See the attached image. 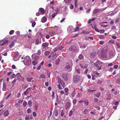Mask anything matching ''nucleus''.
<instances>
[{
  "mask_svg": "<svg viewBox=\"0 0 120 120\" xmlns=\"http://www.w3.org/2000/svg\"><path fill=\"white\" fill-rule=\"evenodd\" d=\"M23 62L25 65L27 66L30 65L31 63V61L30 60V58L29 56H26L24 58V60Z\"/></svg>",
  "mask_w": 120,
  "mask_h": 120,
  "instance_id": "1",
  "label": "nucleus"
},
{
  "mask_svg": "<svg viewBox=\"0 0 120 120\" xmlns=\"http://www.w3.org/2000/svg\"><path fill=\"white\" fill-rule=\"evenodd\" d=\"M69 50L72 52L73 53L78 52L79 51V50L78 48L74 45H72L70 47Z\"/></svg>",
  "mask_w": 120,
  "mask_h": 120,
  "instance_id": "2",
  "label": "nucleus"
},
{
  "mask_svg": "<svg viewBox=\"0 0 120 120\" xmlns=\"http://www.w3.org/2000/svg\"><path fill=\"white\" fill-rule=\"evenodd\" d=\"M19 53L18 52H16L14 55L13 57V60L15 61H16L19 59Z\"/></svg>",
  "mask_w": 120,
  "mask_h": 120,
  "instance_id": "3",
  "label": "nucleus"
},
{
  "mask_svg": "<svg viewBox=\"0 0 120 120\" xmlns=\"http://www.w3.org/2000/svg\"><path fill=\"white\" fill-rule=\"evenodd\" d=\"M80 79V76L78 75H75L73 78V81L75 83H77L79 81Z\"/></svg>",
  "mask_w": 120,
  "mask_h": 120,
  "instance_id": "4",
  "label": "nucleus"
},
{
  "mask_svg": "<svg viewBox=\"0 0 120 120\" xmlns=\"http://www.w3.org/2000/svg\"><path fill=\"white\" fill-rule=\"evenodd\" d=\"M65 69L68 71H71L72 69V68L70 65H68L66 66L65 68Z\"/></svg>",
  "mask_w": 120,
  "mask_h": 120,
  "instance_id": "5",
  "label": "nucleus"
},
{
  "mask_svg": "<svg viewBox=\"0 0 120 120\" xmlns=\"http://www.w3.org/2000/svg\"><path fill=\"white\" fill-rule=\"evenodd\" d=\"M20 75V74L19 73H18L16 74V76L17 77L18 80H20L22 79V77Z\"/></svg>",
  "mask_w": 120,
  "mask_h": 120,
  "instance_id": "6",
  "label": "nucleus"
},
{
  "mask_svg": "<svg viewBox=\"0 0 120 120\" xmlns=\"http://www.w3.org/2000/svg\"><path fill=\"white\" fill-rule=\"evenodd\" d=\"M49 45V43H44L42 44V47L44 49L45 48H47Z\"/></svg>",
  "mask_w": 120,
  "mask_h": 120,
  "instance_id": "7",
  "label": "nucleus"
},
{
  "mask_svg": "<svg viewBox=\"0 0 120 120\" xmlns=\"http://www.w3.org/2000/svg\"><path fill=\"white\" fill-rule=\"evenodd\" d=\"M96 53L95 51L92 52L90 54V56L91 58L94 57L96 55Z\"/></svg>",
  "mask_w": 120,
  "mask_h": 120,
  "instance_id": "8",
  "label": "nucleus"
},
{
  "mask_svg": "<svg viewBox=\"0 0 120 120\" xmlns=\"http://www.w3.org/2000/svg\"><path fill=\"white\" fill-rule=\"evenodd\" d=\"M109 56H112L114 55V53L113 51L112 50L109 51Z\"/></svg>",
  "mask_w": 120,
  "mask_h": 120,
  "instance_id": "9",
  "label": "nucleus"
},
{
  "mask_svg": "<svg viewBox=\"0 0 120 120\" xmlns=\"http://www.w3.org/2000/svg\"><path fill=\"white\" fill-rule=\"evenodd\" d=\"M62 76L65 81H66L68 80V77L66 74H63Z\"/></svg>",
  "mask_w": 120,
  "mask_h": 120,
  "instance_id": "10",
  "label": "nucleus"
},
{
  "mask_svg": "<svg viewBox=\"0 0 120 120\" xmlns=\"http://www.w3.org/2000/svg\"><path fill=\"white\" fill-rule=\"evenodd\" d=\"M70 103L69 102H67L66 103L65 106V108L66 109H67L68 108H70Z\"/></svg>",
  "mask_w": 120,
  "mask_h": 120,
  "instance_id": "11",
  "label": "nucleus"
},
{
  "mask_svg": "<svg viewBox=\"0 0 120 120\" xmlns=\"http://www.w3.org/2000/svg\"><path fill=\"white\" fill-rule=\"evenodd\" d=\"M47 20V18L46 17L44 16L41 19V21L43 22H45Z\"/></svg>",
  "mask_w": 120,
  "mask_h": 120,
  "instance_id": "12",
  "label": "nucleus"
},
{
  "mask_svg": "<svg viewBox=\"0 0 120 120\" xmlns=\"http://www.w3.org/2000/svg\"><path fill=\"white\" fill-rule=\"evenodd\" d=\"M56 54L55 53L52 56V59L54 60L56 58Z\"/></svg>",
  "mask_w": 120,
  "mask_h": 120,
  "instance_id": "13",
  "label": "nucleus"
},
{
  "mask_svg": "<svg viewBox=\"0 0 120 120\" xmlns=\"http://www.w3.org/2000/svg\"><path fill=\"white\" fill-rule=\"evenodd\" d=\"M9 113L8 111L7 110L4 113V116H8L9 115Z\"/></svg>",
  "mask_w": 120,
  "mask_h": 120,
  "instance_id": "14",
  "label": "nucleus"
},
{
  "mask_svg": "<svg viewBox=\"0 0 120 120\" xmlns=\"http://www.w3.org/2000/svg\"><path fill=\"white\" fill-rule=\"evenodd\" d=\"M60 59L59 58H57L56 61V62H55V64H56V65H58L59 64V62L60 61Z\"/></svg>",
  "mask_w": 120,
  "mask_h": 120,
  "instance_id": "15",
  "label": "nucleus"
},
{
  "mask_svg": "<svg viewBox=\"0 0 120 120\" xmlns=\"http://www.w3.org/2000/svg\"><path fill=\"white\" fill-rule=\"evenodd\" d=\"M39 10L40 11L41 13L43 14H44L45 10L43 8H40L39 9Z\"/></svg>",
  "mask_w": 120,
  "mask_h": 120,
  "instance_id": "16",
  "label": "nucleus"
},
{
  "mask_svg": "<svg viewBox=\"0 0 120 120\" xmlns=\"http://www.w3.org/2000/svg\"><path fill=\"white\" fill-rule=\"evenodd\" d=\"M2 90L4 91H6V85L5 83H3Z\"/></svg>",
  "mask_w": 120,
  "mask_h": 120,
  "instance_id": "17",
  "label": "nucleus"
},
{
  "mask_svg": "<svg viewBox=\"0 0 120 120\" xmlns=\"http://www.w3.org/2000/svg\"><path fill=\"white\" fill-rule=\"evenodd\" d=\"M54 113L55 114L56 116H57L58 114L57 110L56 109H55L54 112Z\"/></svg>",
  "mask_w": 120,
  "mask_h": 120,
  "instance_id": "18",
  "label": "nucleus"
},
{
  "mask_svg": "<svg viewBox=\"0 0 120 120\" xmlns=\"http://www.w3.org/2000/svg\"><path fill=\"white\" fill-rule=\"evenodd\" d=\"M38 63V61H34L32 62V63L34 65H36Z\"/></svg>",
  "mask_w": 120,
  "mask_h": 120,
  "instance_id": "19",
  "label": "nucleus"
},
{
  "mask_svg": "<svg viewBox=\"0 0 120 120\" xmlns=\"http://www.w3.org/2000/svg\"><path fill=\"white\" fill-rule=\"evenodd\" d=\"M28 104L30 107L31 106L32 102L30 101H29L28 102Z\"/></svg>",
  "mask_w": 120,
  "mask_h": 120,
  "instance_id": "20",
  "label": "nucleus"
},
{
  "mask_svg": "<svg viewBox=\"0 0 120 120\" xmlns=\"http://www.w3.org/2000/svg\"><path fill=\"white\" fill-rule=\"evenodd\" d=\"M78 58L80 60H82L83 59V57L80 54L79 55V57H78Z\"/></svg>",
  "mask_w": 120,
  "mask_h": 120,
  "instance_id": "21",
  "label": "nucleus"
},
{
  "mask_svg": "<svg viewBox=\"0 0 120 120\" xmlns=\"http://www.w3.org/2000/svg\"><path fill=\"white\" fill-rule=\"evenodd\" d=\"M107 95H108V97L107 98V99L108 100H109L110 98V94L109 93H108L106 94Z\"/></svg>",
  "mask_w": 120,
  "mask_h": 120,
  "instance_id": "22",
  "label": "nucleus"
},
{
  "mask_svg": "<svg viewBox=\"0 0 120 120\" xmlns=\"http://www.w3.org/2000/svg\"><path fill=\"white\" fill-rule=\"evenodd\" d=\"M40 43V41L38 39H37L35 41V44L36 45L39 44Z\"/></svg>",
  "mask_w": 120,
  "mask_h": 120,
  "instance_id": "23",
  "label": "nucleus"
},
{
  "mask_svg": "<svg viewBox=\"0 0 120 120\" xmlns=\"http://www.w3.org/2000/svg\"><path fill=\"white\" fill-rule=\"evenodd\" d=\"M76 71V72H77L79 74H80L81 72V71L79 69L77 68L75 69Z\"/></svg>",
  "mask_w": 120,
  "mask_h": 120,
  "instance_id": "24",
  "label": "nucleus"
},
{
  "mask_svg": "<svg viewBox=\"0 0 120 120\" xmlns=\"http://www.w3.org/2000/svg\"><path fill=\"white\" fill-rule=\"evenodd\" d=\"M49 34L51 36H53L55 34V32L54 31H53L52 32H50Z\"/></svg>",
  "mask_w": 120,
  "mask_h": 120,
  "instance_id": "25",
  "label": "nucleus"
},
{
  "mask_svg": "<svg viewBox=\"0 0 120 120\" xmlns=\"http://www.w3.org/2000/svg\"><path fill=\"white\" fill-rule=\"evenodd\" d=\"M40 77L41 78L45 79V76L44 75L42 74L40 75Z\"/></svg>",
  "mask_w": 120,
  "mask_h": 120,
  "instance_id": "26",
  "label": "nucleus"
},
{
  "mask_svg": "<svg viewBox=\"0 0 120 120\" xmlns=\"http://www.w3.org/2000/svg\"><path fill=\"white\" fill-rule=\"evenodd\" d=\"M33 78H27V81L29 82H30L31 81L32 79H33Z\"/></svg>",
  "mask_w": 120,
  "mask_h": 120,
  "instance_id": "27",
  "label": "nucleus"
},
{
  "mask_svg": "<svg viewBox=\"0 0 120 120\" xmlns=\"http://www.w3.org/2000/svg\"><path fill=\"white\" fill-rule=\"evenodd\" d=\"M86 47V45L84 44H82L80 47V48H85Z\"/></svg>",
  "mask_w": 120,
  "mask_h": 120,
  "instance_id": "28",
  "label": "nucleus"
},
{
  "mask_svg": "<svg viewBox=\"0 0 120 120\" xmlns=\"http://www.w3.org/2000/svg\"><path fill=\"white\" fill-rule=\"evenodd\" d=\"M94 65L95 67H96V69H98V68L99 67V66L97 64H94Z\"/></svg>",
  "mask_w": 120,
  "mask_h": 120,
  "instance_id": "29",
  "label": "nucleus"
},
{
  "mask_svg": "<svg viewBox=\"0 0 120 120\" xmlns=\"http://www.w3.org/2000/svg\"><path fill=\"white\" fill-rule=\"evenodd\" d=\"M84 101V102L85 103V104H86V106H87V105H88V100H86Z\"/></svg>",
  "mask_w": 120,
  "mask_h": 120,
  "instance_id": "30",
  "label": "nucleus"
},
{
  "mask_svg": "<svg viewBox=\"0 0 120 120\" xmlns=\"http://www.w3.org/2000/svg\"><path fill=\"white\" fill-rule=\"evenodd\" d=\"M50 52L49 51H46L45 53V55L47 56L49 54Z\"/></svg>",
  "mask_w": 120,
  "mask_h": 120,
  "instance_id": "31",
  "label": "nucleus"
},
{
  "mask_svg": "<svg viewBox=\"0 0 120 120\" xmlns=\"http://www.w3.org/2000/svg\"><path fill=\"white\" fill-rule=\"evenodd\" d=\"M61 82L62 86L64 87L65 85L64 83L62 81H61Z\"/></svg>",
  "mask_w": 120,
  "mask_h": 120,
  "instance_id": "32",
  "label": "nucleus"
},
{
  "mask_svg": "<svg viewBox=\"0 0 120 120\" xmlns=\"http://www.w3.org/2000/svg\"><path fill=\"white\" fill-rule=\"evenodd\" d=\"M73 112L72 110H71L69 112V116H71L72 113Z\"/></svg>",
  "mask_w": 120,
  "mask_h": 120,
  "instance_id": "33",
  "label": "nucleus"
},
{
  "mask_svg": "<svg viewBox=\"0 0 120 120\" xmlns=\"http://www.w3.org/2000/svg\"><path fill=\"white\" fill-rule=\"evenodd\" d=\"M82 34H87L89 33V32H86L85 31H82Z\"/></svg>",
  "mask_w": 120,
  "mask_h": 120,
  "instance_id": "34",
  "label": "nucleus"
},
{
  "mask_svg": "<svg viewBox=\"0 0 120 120\" xmlns=\"http://www.w3.org/2000/svg\"><path fill=\"white\" fill-rule=\"evenodd\" d=\"M105 31L104 30H99V32H100L101 34L103 33Z\"/></svg>",
  "mask_w": 120,
  "mask_h": 120,
  "instance_id": "35",
  "label": "nucleus"
},
{
  "mask_svg": "<svg viewBox=\"0 0 120 120\" xmlns=\"http://www.w3.org/2000/svg\"><path fill=\"white\" fill-rule=\"evenodd\" d=\"M14 42H13L12 44H11L9 45V47L12 48L14 45Z\"/></svg>",
  "mask_w": 120,
  "mask_h": 120,
  "instance_id": "36",
  "label": "nucleus"
},
{
  "mask_svg": "<svg viewBox=\"0 0 120 120\" xmlns=\"http://www.w3.org/2000/svg\"><path fill=\"white\" fill-rule=\"evenodd\" d=\"M27 104V102L25 101L23 103V105L24 107H25L26 106V105Z\"/></svg>",
  "mask_w": 120,
  "mask_h": 120,
  "instance_id": "37",
  "label": "nucleus"
},
{
  "mask_svg": "<svg viewBox=\"0 0 120 120\" xmlns=\"http://www.w3.org/2000/svg\"><path fill=\"white\" fill-rule=\"evenodd\" d=\"M116 45L117 47L118 48H120V44L119 43H116Z\"/></svg>",
  "mask_w": 120,
  "mask_h": 120,
  "instance_id": "38",
  "label": "nucleus"
},
{
  "mask_svg": "<svg viewBox=\"0 0 120 120\" xmlns=\"http://www.w3.org/2000/svg\"><path fill=\"white\" fill-rule=\"evenodd\" d=\"M102 82V81L98 80V83L99 84H101Z\"/></svg>",
  "mask_w": 120,
  "mask_h": 120,
  "instance_id": "39",
  "label": "nucleus"
},
{
  "mask_svg": "<svg viewBox=\"0 0 120 120\" xmlns=\"http://www.w3.org/2000/svg\"><path fill=\"white\" fill-rule=\"evenodd\" d=\"M75 1V7L76 8V5L77 4V2H78V0H74Z\"/></svg>",
  "mask_w": 120,
  "mask_h": 120,
  "instance_id": "40",
  "label": "nucleus"
},
{
  "mask_svg": "<svg viewBox=\"0 0 120 120\" xmlns=\"http://www.w3.org/2000/svg\"><path fill=\"white\" fill-rule=\"evenodd\" d=\"M64 114V111L63 110H62L61 111V116H63Z\"/></svg>",
  "mask_w": 120,
  "mask_h": 120,
  "instance_id": "41",
  "label": "nucleus"
},
{
  "mask_svg": "<svg viewBox=\"0 0 120 120\" xmlns=\"http://www.w3.org/2000/svg\"><path fill=\"white\" fill-rule=\"evenodd\" d=\"M100 93H97V94H96V96L98 97L99 98V96L100 95Z\"/></svg>",
  "mask_w": 120,
  "mask_h": 120,
  "instance_id": "42",
  "label": "nucleus"
},
{
  "mask_svg": "<svg viewBox=\"0 0 120 120\" xmlns=\"http://www.w3.org/2000/svg\"><path fill=\"white\" fill-rule=\"evenodd\" d=\"M64 1L66 3H68L70 2L71 0H64Z\"/></svg>",
  "mask_w": 120,
  "mask_h": 120,
  "instance_id": "43",
  "label": "nucleus"
},
{
  "mask_svg": "<svg viewBox=\"0 0 120 120\" xmlns=\"http://www.w3.org/2000/svg\"><path fill=\"white\" fill-rule=\"evenodd\" d=\"M38 104H36L35 105L34 107L36 110H37V108L38 107Z\"/></svg>",
  "mask_w": 120,
  "mask_h": 120,
  "instance_id": "44",
  "label": "nucleus"
},
{
  "mask_svg": "<svg viewBox=\"0 0 120 120\" xmlns=\"http://www.w3.org/2000/svg\"><path fill=\"white\" fill-rule=\"evenodd\" d=\"M25 120H29V118L26 115L25 117Z\"/></svg>",
  "mask_w": 120,
  "mask_h": 120,
  "instance_id": "45",
  "label": "nucleus"
},
{
  "mask_svg": "<svg viewBox=\"0 0 120 120\" xmlns=\"http://www.w3.org/2000/svg\"><path fill=\"white\" fill-rule=\"evenodd\" d=\"M99 9H95L94 10V12L95 13H97L99 11Z\"/></svg>",
  "mask_w": 120,
  "mask_h": 120,
  "instance_id": "46",
  "label": "nucleus"
},
{
  "mask_svg": "<svg viewBox=\"0 0 120 120\" xmlns=\"http://www.w3.org/2000/svg\"><path fill=\"white\" fill-rule=\"evenodd\" d=\"M35 24L36 23L35 22H33L32 23V26L33 27H34V26Z\"/></svg>",
  "mask_w": 120,
  "mask_h": 120,
  "instance_id": "47",
  "label": "nucleus"
},
{
  "mask_svg": "<svg viewBox=\"0 0 120 120\" xmlns=\"http://www.w3.org/2000/svg\"><path fill=\"white\" fill-rule=\"evenodd\" d=\"M8 41L6 40H4V44H6V43H8Z\"/></svg>",
  "mask_w": 120,
  "mask_h": 120,
  "instance_id": "48",
  "label": "nucleus"
},
{
  "mask_svg": "<svg viewBox=\"0 0 120 120\" xmlns=\"http://www.w3.org/2000/svg\"><path fill=\"white\" fill-rule=\"evenodd\" d=\"M14 32V30H11L9 32V34H12Z\"/></svg>",
  "mask_w": 120,
  "mask_h": 120,
  "instance_id": "49",
  "label": "nucleus"
},
{
  "mask_svg": "<svg viewBox=\"0 0 120 120\" xmlns=\"http://www.w3.org/2000/svg\"><path fill=\"white\" fill-rule=\"evenodd\" d=\"M34 60L36 61H37L39 59V57L38 56H35L34 58Z\"/></svg>",
  "mask_w": 120,
  "mask_h": 120,
  "instance_id": "50",
  "label": "nucleus"
},
{
  "mask_svg": "<svg viewBox=\"0 0 120 120\" xmlns=\"http://www.w3.org/2000/svg\"><path fill=\"white\" fill-rule=\"evenodd\" d=\"M94 101L95 102H98V99L95 98L94 99Z\"/></svg>",
  "mask_w": 120,
  "mask_h": 120,
  "instance_id": "51",
  "label": "nucleus"
},
{
  "mask_svg": "<svg viewBox=\"0 0 120 120\" xmlns=\"http://www.w3.org/2000/svg\"><path fill=\"white\" fill-rule=\"evenodd\" d=\"M37 54L38 55H40L41 54V51L40 50H38L37 52Z\"/></svg>",
  "mask_w": 120,
  "mask_h": 120,
  "instance_id": "52",
  "label": "nucleus"
},
{
  "mask_svg": "<svg viewBox=\"0 0 120 120\" xmlns=\"http://www.w3.org/2000/svg\"><path fill=\"white\" fill-rule=\"evenodd\" d=\"M118 65H114L113 66L114 68L115 69H116L118 67Z\"/></svg>",
  "mask_w": 120,
  "mask_h": 120,
  "instance_id": "53",
  "label": "nucleus"
},
{
  "mask_svg": "<svg viewBox=\"0 0 120 120\" xmlns=\"http://www.w3.org/2000/svg\"><path fill=\"white\" fill-rule=\"evenodd\" d=\"M79 28L78 27H76V28L74 30V31L75 32L79 30Z\"/></svg>",
  "mask_w": 120,
  "mask_h": 120,
  "instance_id": "54",
  "label": "nucleus"
},
{
  "mask_svg": "<svg viewBox=\"0 0 120 120\" xmlns=\"http://www.w3.org/2000/svg\"><path fill=\"white\" fill-rule=\"evenodd\" d=\"M65 91L66 93H67L68 91V88H66L65 89Z\"/></svg>",
  "mask_w": 120,
  "mask_h": 120,
  "instance_id": "55",
  "label": "nucleus"
},
{
  "mask_svg": "<svg viewBox=\"0 0 120 120\" xmlns=\"http://www.w3.org/2000/svg\"><path fill=\"white\" fill-rule=\"evenodd\" d=\"M31 110L30 108H29L27 110V112L28 113H30V112Z\"/></svg>",
  "mask_w": 120,
  "mask_h": 120,
  "instance_id": "56",
  "label": "nucleus"
},
{
  "mask_svg": "<svg viewBox=\"0 0 120 120\" xmlns=\"http://www.w3.org/2000/svg\"><path fill=\"white\" fill-rule=\"evenodd\" d=\"M58 88L60 90H61V89H62V88L61 87V86H60V84H58Z\"/></svg>",
  "mask_w": 120,
  "mask_h": 120,
  "instance_id": "57",
  "label": "nucleus"
},
{
  "mask_svg": "<svg viewBox=\"0 0 120 120\" xmlns=\"http://www.w3.org/2000/svg\"><path fill=\"white\" fill-rule=\"evenodd\" d=\"M104 43V42L103 41H101L99 42V44L101 45H102Z\"/></svg>",
  "mask_w": 120,
  "mask_h": 120,
  "instance_id": "58",
  "label": "nucleus"
},
{
  "mask_svg": "<svg viewBox=\"0 0 120 120\" xmlns=\"http://www.w3.org/2000/svg\"><path fill=\"white\" fill-rule=\"evenodd\" d=\"M99 38L101 39H103L104 37V36L102 35H100L99 36Z\"/></svg>",
  "mask_w": 120,
  "mask_h": 120,
  "instance_id": "59",
  "label": "nucleus"
},
{
  "mask_svg": "<svg viewBox=\"0 0 120 120\" xmlns=\"http://www.w3.org/2000/svg\"><path fill=\"white\" fill-rule=\"evenodd\" d=\"M56 15V13H55L53 14L52 15V17L53 18H54L55 17V16Z\"/></svg>",
  "mask_w": 120,
  "mask_h": 120,
  "instance_id": "60",
  "label": "nucleus"
},
{
  "mask_svg": "<svg viewBox=\"0 0 120 120\" xmlns=\"http://www.w3.org/2000/svg\"><path fill=\"white\" fill-rule=\"evenodd\" d=\"M11 95V93H10L8 95L7 97L6 98V99H7L8 98H9L10 96Z\"/></svg>",
  "mask_w": 120,
  "mask_h": 120,
  "instance_id": "61",
  "label": "nucleus"
},
{
  "mask_svg": "<svg viewBox=\"0 0 120 120\" xmlns=\"http://www.w3.org/2000/svg\"><path fill=\"white\" fill-rule=\"evenodd\" d=\"M73 8V6L72 4H71L70 6V8L71 9H72Z\"/></svg>",
  "mask_w": 120,
  "mask_h": 120,
  "instance_id": "62",
  "label": "nucleus"
},
{
  "mask_svg": "<svg viewBox=\"0 0 120 120\" xmlns=\"http://www.w3.org/2000/svg\"><path fill=\"white\" fill-rule=\"evenodd\" d=\"M74 104H75L76 102V100L75 99H74L73 101Z\"/></svg>",
  "mask_w": 120,
  "mask_h": 120,
  "instance_id": "63",
  "label": "nucleus"
},
{
  "mask_svg": "<svg viewBox=\"0 0 120 120\" xmlns=\"http://www.w3.org/2000/svg\"><path fill=\"white\" fill-rule=\"evenodd\" d=\"M119 103V102L118 101H116L114 103V104L115 105H117Z\"/></svg>",
  "mask_w": 120,
  "mask_h": 120,
  "instance_id": "64",
  "label": "nucleus"
}]
</instances>
